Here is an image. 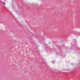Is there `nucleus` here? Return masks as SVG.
I'll return each instance as SVG.
<instances>
[{"instance_id": "nucleus-1", "label": "nucleus", "mask_w": 80, "mask_h": 80, "mask_svg": "<svg viewBox=\"0 0 80 80\" xmlns=\"http://www.w3.org/2000/svg\"><path fill=\"white\" fill-rule=\"evenodd\" d=\"M3 4H4V5H5V2H3Z\"/></svg>"}, {"instance_id": "nucleus-2", "label": "nucleus", "mask_w": 80, "mask_h": 80, "mask_svg": "<svg viewBox=\"0 0 80 80\" xmlns=\"http://www.w3.org/2000/svg\"><path fill=\"white\" fill-rule=\"evenodd\" d=\"M76 37H77V36H76Z\"/></svg>"}]
</instances>
